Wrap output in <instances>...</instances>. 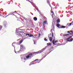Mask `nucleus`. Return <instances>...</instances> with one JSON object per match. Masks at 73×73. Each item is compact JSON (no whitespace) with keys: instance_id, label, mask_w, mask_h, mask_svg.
I'll use <instances>...</instances> for the list:
<instances>
[{"instance_id":"nucleus-1","label":"nucleus","mask_w":73,"mask_h":73,"mask_svg":"<svg viewBox=\"0 0 73 73\" xmlns=\"http://www.w3.org/2000/svg\"><path fill=\"white\" fill-rule=\"evenodd\" d=\"M67 33H68V34H67L66 35H64L63 36L64 37V36H73V33H70V31H68L67 32Z\"/></svg>"},{"instance_id":"nucleus-2","label":"nucleus","mask_w":73,"mask_h":73,"mask_svg":"<svg viewBox=\"0 0 73 73\" xmlns=\"http://www.w3.org/2000/svg\"><path fill=\"white\" fill-rule=\"evenodd\" d=\"M71 37H69L68 38H67L66 39L67 41H68V42H72V41L73 40V38H71L70 39Z\"/></svg>"},{"instance_id":"nucleus-3","label":"nucleus","mask_w":73,"mask_h":73,"mask_svg":"<svg viewBox=\"0 0 73 73\" xmlns=\"http://www.w3.org/2000/svg\"><path fill=\"white\" fill-rule=\"evenodd\" d=\"M26 36H28L29 37H34V36L32 34H31V33L29 34H27L26 35Z\"/></svg>"},{"instance_id":"nucleus-4","label":"nucleus","mask_w":73,"mask_h":73,"mask_svg":"<svg viewBox=\"0 0 73 73\" xmlns=\"http://www.w3.org/2000/svg\"><path fill=\"white\" fill-rule=\"evenodd\" d=\"M54 36V35L53 33L52 34H50L48 35V37H53Z\"/></svg>"},{"instance_id":"nucleus-5","label":"nucleus","mask_w":73,"mask_h":73,"mask_svg":"<svg viewBox=\"0 0 73 73\" xmlns=\"http://www.w3.org/2000/svg\"><path fill=\"white\" fill-rule=\"evenodd\" d=\"M43 23L44 25H45V24H48L47 21H44Z\"/></svg>"},{"instance_id":"nucleus-6","label":"nucleus","mask_w":73,"mask_h":73,"mask_svg":"<svg viewBox=\"0 0 73 73\" xmlns=\"http://www.w3.org/2000/svg\"><path fill=\"white\" fill-rule=\"evenodd\" d=\"M33 54L32 53H31V54H29V56L30 58H31L32 57V56H33Z\"/></svg>"},{"instance_id":"nucleus-7","label":"nucleus","mask_w":73,"mask_h":73,"mask_svg":"<svg viewBox=\"0 0 73 73\" xmlns=\"http://www.w3.org/2000/svg\"><path fill=\"white\" fill-rule=\"evenodd\" d=\"M24 39H25V38L24 39H23L21 40H20L19 42V44H21L22 42H23V40H24Z\"/></svg>"},{"instance_id":"nucleus-8","label":"nucleus","mask_w":73,"mask_h":73,"mask_svg":"<svg viewBox=\"0 0 73 73\" xmlns=\"http://www.w3.org/2000/svg\"><path fill=\"white\" fill-rule=\"evenodd\" d=\"M16 34L18 36H20L21 37V35L20 34H19V33H18L17 32H16Z\"/></svg>"},{"instance_id":"nucleus-9","label":"nucleus","mask_w":73,"mask_h":73,"mask_svg":"<svg viewBox=\"0 0 73 73\" xmlns=\"http://www.w3.org/2000/svg\"><path fill=\"white\" fill-rule=\"evenodd\" d=\"M33 19L34 21H37V17H34Z\"/></svg>"},{"instance_id":"nucleus-10","label":"nucleus","mask_w":73,"mask_h":73,"mask_svg":"<svg viewBox=\"0 0 73 73\" xmlns=\"http://www.w3.org/2000/svg\"><path fill=\"white\" fill-rule=\"evenodd\" d=\"M60 22V19H58L57 20V23H59Z\"/></svg>"},{"instance_id":"nucleus-11","label":"nucleus","mask_w":73,"mask_h":73,"mask_svg":"<svg viewBox=\"0 0 73 73\" xmlns=\"http://www.w3.org/2000/svg\"><path fill=\"white\" fill-rule=\"evenodd\" d=\"M49 40L50 41H52V37H50L49 38Z\"/></svg>"},{"instance_id":"nucleus-12","label":"nucleus","mask_w":73,"mask_h":73,"mask_svg":"<svg viewBox=\"0 0 73 73\" xmlns=\"http://www.w3.org/2000/svg\"><path fill=\"white\" fill-rule=\"evenodd\" d=\"M66 27H70V25H69V23H68L67 24V25H66Z\"/></svg>"},{"instance_id":"nucleus-13","label":"nucleus","mask_w":73,"mask_h":73,"mask_svg":"<svg viewBox=\"0 0 73 73\" xmlns=\"http://www.w3.org/2000/svg\"><path fill=\"white\" fill-rule=\"evenodd\" d=\"M55 40V39H54L53 40V41H52V43L54 45V44H55V43H54Z\"/></svg>"},{"instance_id":"nucleus-14","label":"nucleus","mask_w":73,"mask_h":73,"mask_svg":"<svg viewBox=\"0 0 73 73\" xmlns=\"http://www.w3.org/2000/svg\"><path fill=\"white\" fill-rule=\"evenodd\" d=\"M66 28V26H62L61 27V28Z\"/></svg>"},{"instance_id":"nucleus-15","label":"nucleus","mask_w":73,"mask_h":73,"mask_svg":"<svg viewBox=\"0 0 73 73\" xmlns=\"http://www.w3.org/2000/svg\"><path fill=\"white\" fill-rule=\"evenodd\" d=\"M2 28H3V26H1L0 25V31L1 30V29H2Z\"/></svg>"},{"instance_id":"nucleus-16","label":"nucleus","mask_w":73,"mask_h":73,"mask_svg":"<svg viewBox=\"0 0 73 73\" xmlns=\"http://www.w3.org/2000/svg\"><path fill=\"white\" fill-rule=\"evenodd\" d=\"M47 45H48V46H49V45H51V43H48L47 44Z\"/></svg>"},{"instance_id":"nucleus-17","label":"nucleus","mask_w":73,"mask_h":73,"mask_svg":"<svg viewBox=\"0 0 73 73\" xmlns=\"http://www.w3.org/2000/svg\"><path fill=\"white\" fill-rule=\"evenodd\" d=\"M29 57H29V55L26 56V58L27 59L29 58Z\"/></svg>"},{"instance_id":"nucleus-18","label":"nucleus","mask_w":73,"mask_h":73,"mask_svg":"<svg viewBox=\"0 0 73 73\" xmlns=\"http://www.w3.org/2000/svg\"><path fill=\"white\" fill-rule=\"evenodd\" d=\"M36 53H37V54H38V53H41V52H40V51H39L38 52H36Z\"/></svg>"},{"instance_id":"nucleus-19","label":"nucleus","mask_w":73,"mask_h":73,"mask_svg":"<svg viewBox=\"0 0 73 73\" xmlns=\"http://www.w3.org/2000/svg\"><path fill=\"white\" fill-rule=\"evenodd\" d=\"M60 25L59 24H57V27H60Z\"/></svg>"},{"instance_id":"nucleus-20","label":"nucleus","mask_w":73,"mask_h":73,"mask_svg":"<svg viewBox=\"0 0 73 73\" xmlns=\"http://www.w3.org/2000/svg\"><path fill=\"white\" fill-rule=\"evenodd\" d=\"M7 23L6 22L4 23V25L5 26H6V25H7Z\"/></svg>"},{"instance_id":"nucleus-21","label":"nucleus","mask_w":73,"mask_h":73,"mask_svg":"<svg viewBox=\"0 0 73 73\" xmlns=\"http://www.w3.org/2000/svg\"><path fill=\"white\" fill-rule=\"evenodd\" d=\"M58 42V40H56L54 42V43H56V42Z\"/></svg>"},{"instance_id":"nucleus-22","label":"nucleus","mask_w":73,"mask_h":73,"mask_svg":"<svg viewBox=\"0 0 73 73\" xmlns=\"http://www.w3.org/2000/svg\"><path fill=\"white\" fill-rule=\"evenodd\" d=\"M44 40H45V41H47V39L46 38H45L44 39Z\"/></svg>"},{"instance_id":"nucleus-23","label":"nucleus","mask_w":73,"mask_h":73,"mask_svg":"<svg viewBox=\"0 0 73 73\" xmlns=\"http://www.w3.org/2000/svg\"><path fill=\"white\" fill-rule=\"evenodd\" d=\"M40 35H41V34H39V35H38V37H40Z\"/></svg>"},{"instance_id":"nucleus-24","label":"nucleus","mask_w":73,"mask_h":73,"mask_svg":"<svg viewBox=\"0 0 73 73\" xmlns=\"http://www.w3.org/2000/svg\"><path fill=\"white\" fill-rule=\"evenodd\" d=\"M69 25H70V26L71 25H72V23H70V24H69Z\"/></svg>"},{"instance_id":"nucleus-25","label":"nucleus","mask_w":73,"mask_h":73,"mask_svg":"<svg viewBox=\"0 0 73 73\" xmlns=\"http://www.w3.org/2000/svg\"><path fill=\"white\" fill-rule=\"evenodd\" d=\"M53 50H51V51H50V52H48V53H50V52H52V51Z\"/></svg>"},{"instance_id":"nucleus-26","label":"nucleus","mask_w":73,"mask_h":73,"mask_svg":"<svg viewBox=\"0 0 73 73\" xmlns=\"http://www.w3.org/2000/svg\"><path fill=\"white\" fill-rule=\"evenodd\" d=\"M37 60H38V59H36L34 60V61H37Z\"/></svg>"},{"instance_id":"nucleus-27","label":"nucleus","mask_w":73,"mask_h":73,"mask_svg":"<svg viewBox=\"0 0 73 73\" xmlns=\"http://www.w3.org/2000/svg\"><path fill=\"white\" fill-rule=\"evenodd\" d=\"M70 32H72V33H73V31H70Z\"/></svg>"},{"instance_id":"nucleus-28","label":"nucleus","mask_w":73,"mask_h":73,"mask_svg":"<svg viewBox=\"0 0 73 73\" xmlns=\"http://www.w3.org/2000/svg\"><path fill=\"white\" fill-rule=\"evenodd\" d=\"M0 16H1V17L2 16H3V15L0 14Z\"/></svg>"},{"instance_id":"nucleus-29","label":"nucleus","mask_w":73,"mask_h":73,"mask_svg":"<svg viewBox=\"0 0 73 73\" xmlns=\"http://www.w3.org/2000/svg\"><path fill=\"white\" fill-rule=\"evenodd\" d=\"M24 60H26V58H24Z\"/></svg>"},{"instance_id":"nucleus-30","label":"nucleus","mask_w":73,"mask_h":73,"mask_svg":"<svg viewBox=\"0 0 73 73\" xmlns=\"http://www.w3.org/2000/svg\"><path fill=\"white\" fill-rule=\"evenodd\" d=\"M13 43L12 44V45L13 46H13Z\"/></svg>"},{"instance_id":"nucleus-31","label":"nucleus","mask_w":73,"mask_h":73,"mask_svg":"<svg viewBox=\"0 0 73 73\" xmlns=\"http://www.w3.org/2000/svg\"><path fill=\"white\" fill-rule=\"evenodd\" d=\"M20 30L21 31H23V29H20Z\"/></svg>"},{"instance_id":"nucleus-32","label":"nucleus","mask_w":73,"mask_h":73,"mask_svg":"<svg viewBox=\"0 0 73 73\" xmlns=\"http://www.w3.org/2000/svg\"><path fill=\"white\" fill-rule=\"evenodd\" d=\"M34 44H35V41H34Z\"/></svg>"},{"instance_id":"nucleus-33","label":"nucleus","mask_w":73,"mask_h":73,"mask_svg":"<svg viewBox=\"0 0 73 73\" xmlns=\"http://www.w3.org/2000/svg\"><path fill=\"white\" fill-rule=\"evenodd\" d=\"M68 1H71V0H68Z\"/></svg>"},{"instance_id":"nucleus-34","label":"nucleus","mask_w":73,"mask_h":73,"mask_svg":"<svg viewBox=\"0 0 73 73\" xmlns=\"http://www.w3.org/2000/svg\"><path fill=\"white\" fill-rule=\"evenodd\" d=\"M52 15H54V13H53V14Z\"/></svg>"},{"instance_id":"nucleus-35","label":"nucleus","mask_w":73,"mask_h":73,"mask_svg":"<svg viewBox=\"0 0 73 73\" xmlns=\"http://www.w3.org/2000/svg\"><path fill=\"white\" fill-rule=\"evenodd\" d=\"M51 13H53V11H51Z\"/></svg>"},{"instance_id":"nucleus-36","label":"nucleus","mask_w":73,"mask_h":73,"mask_svg":"<svg viewBox=\"0 0 73 73\" xmlns=\"http://www.w3.org/2000/svg\"><path fill=\"white\" fill-rule=\"evenodd\" d=\"M33 62H34V61H33Z\"/></svg>"},{"instance_id":"nucleus-37","label":"nucleus","mask_w":73,"mask_h":73,"mask_svg":"<svg viewBox=\"0 0 73 73\" xmlns=\"http://www.w3.org/2000/svg\"><path fill=\"white\" fill-rule=\"evenodd\" d=\"M70 37H72V36H70Z\"/></svg>"},{"instance_id":"nucleus-38","label":"nucleus","mask_w":73,"mask_h":73,"mask_svg":"<svg viewBox=\"0 0 73 73\" xmlns=\"http://www.w3.org/2000/svg\"><path fill=\"white\" fill-rule=\"evenodd\" d=\"M52 48H53V47H52Z\"/></svg>"},{"instance_id":"nucleus-39","label":"nucleus","mask_w":73,"mask_h":73,"mask_svg":"<svg viewBox=\"0 0 73 73\" xmlns=\"http://www.w3.org/2000/svg\"><path fill=\"white\" fill-rule=\"evenodd\" d=\"M19 32H21V31H19Z\"/></svg>"}]
</instances>
